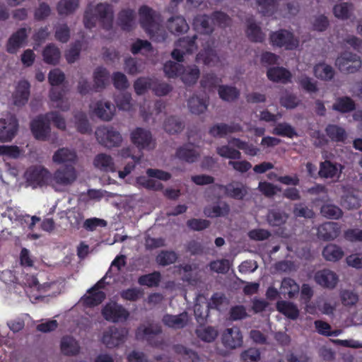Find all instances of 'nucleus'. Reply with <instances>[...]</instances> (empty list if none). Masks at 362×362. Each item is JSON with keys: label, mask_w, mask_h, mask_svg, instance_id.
Instances as JSON below:
<instances>
[{"label": "nucleus", "mask_w": 362, "mask_h": 362, "mask_svg": "<svg viewBox=\"0 0 362 362\" xmlns=\"http://www.w3.org/2000/svg\"><path fill=\"white\" fill-rule=\"evenodd\" d=\"M113 6L108 3H99L86 9L84 14V25L88 28L95 26L98 21L105 30L112 29L114 21Z\"/></svg>", "instance_id": "nucleus-1"}, {"label": "nucleus", "mask_w": 362, "mask_h": 362, "mask_svg": "<svg viewBox=\"0 0 362 362\" xmlns=\"http://www.w3.org/2000/svg\"><path fill=\"white\" fill-rule=\"evenodd\" d=\"M77 177L78 173L75 167L68 165L57 169L51 175V186L56 191H62L63 188L72 185Z\"/></svg>", "instance_id": "nucleus-2"}, {"label": "nucleus", "mask_w": 362, "mask_h": 362, "mask_svg": "<svg viewBox=\"0 0 362 362\" xmlns=\"http://www.w3.org/2000/svg\"><path fill=\"white\" fill-rule=\"evenodd\" d=\"M95 135L97 141L107 148L119 147L123 142L121 133L111 126H102L96 129Z\"/></svg>", "instance_id": "nucleus-3"}, {"label": "nucleus", "mask_w": 362, "mask_h": 362, "mask_svg": "<svg viewBox=\"0 0 362 362\" xmlns=\"http://www.w3.org/2000/svg\"><path fill=\"white\" fill-rule=\"evenodd\" d=\"M24 178L28 185L33 188L51 185V173L42 165L29 168L24 173Z\"/></svg>", "instance_id": "nucleus-4"}, {"label": "nucleus", "mask_w": 362, "mask_h": 362, "mask_svg": "<svg viewBox=\"0 0 362 362\" xmlns=\"http://www.w3.org/2000/svg\"><path fill=\"white\" fill-rule=\"evenodd\" d=\"M127 336L128 330L126 328L111 326L103 332L100 341L107 349H114L124 343Z\"/></svg>", "instance_id": "nucleus-5"}, {"label": "nucleus", "mask_w": 362, "mask_h": 362, "mask_svg": "<svg viewBox=\"0 0 362 362\" xmlns=\"http://www.w3.org/2000/svg\"><path fill=\"white\" fill-rule=\"evenodd\" d=\"M131 141L139 150H151L155 148V139L148 129L136 127L130 133Z\"/></svg>", "instance_id": "nucleus-6"}, {"label": "nucleus", "mask_w": 362, "mask_h": 362, "mask_svg": "<svg viewBox=\"0 0 362 362\" xmlns=\"http://www.w3.org/2000/svg\"><path fill=\"white\" fill-rule=\"evenodd\" d=\"M18 130L16 117L11 114H6L0 118V141H11Z\"/></svg>", "instance_id": "nucleus-7"}, {"label": "nucleus", "mask_w": 362, "mask_h": 362, "mask_svg": "<svg viewBox=\"0 0 362 362\" xmlns=\"http://www.w3.org/2000/svg\"><path fill=\"white\" fill-rule=\"evenodd\" d=\"M101 313L107 321L112 322L125 321L129 316L128 310L115 302L107 303L103 308Z\"/></svg>", "instance_id": "nucleus-8"}, {"label": "nucleus", "mask_w": 362, "mask_h": 362, "mask_svg": "<svg viewBox=\"0 0 362 362\" xmlns=\"http://www.w3.org/2000/svg\"><path fill=\"white\" fill-rule=\"evenodd\" d=\"M269 39L272 45L284 47L286 49H293L298 46V40L286 30H279L272 33Z\"/></svg>", "instance_id": "nucleus-9"}, {"label": "nucleus", "mask_w": 362, "mask_h": 362, "mask_svg": "<svg viewBox=\"0 0 362 362\" xmlns=\"http://www.w3.org/2000/svg\"><path fill=\"white\" fill-rule=\"evenodd\" d=\"M161 332L162 329L159 325H141L137 329L136 337L138 339L147 341L152 346H158L162 344V340L157 336L160 334Z\"/></svg>", "instance_id": "nucleus-10"}, {"label": "nucleus", "mask_w": 362, "mask_h": 362, "mask_svg": "<svg viewBox=\"0 0 362 362\" xmlns=\"http://www.w3.org/2000/svg\"><path fill=\"white\" fill-rule=\"evenodd\" d=\"M196 38V35L180 38L176 44V48L172 52L173 59L178 62H183L184 54L192 53L197 49Z\"/></svg>", "instance_id": "nucleus-11"}, {"label": "nucleus", "mask_w": 362, "mask_h": 362, "mask_svg": "<svg viewBox=\"0 0 362 362\" xmlns=\"http://www.w3.org/2000/svg\"><path fill=\"white\" fill-rule=\"evenodd\" d=\"M30 30V28H21L13 33L7 41L6 51L11 54L16 53L26 43Z\"/></svg>", "instance_id": "nucleus-12"}, {"label": "nucleus", "mask_w": 362, "mask_h": 362, "mask_svg": "<svg viewBox=\"0 0 362 362\" xmlns=\"http://www.w3.org/2000/svg\"><path fill=\"white\" fill-rule=\"evenodd\" d=\"M93 112L103 121L112 119L116 113V107L109 101L99 100L90 106Z\"/></svg>", "instance_id": "nucleus-13"}, {"label": "nucleus", "mask_w": 362, "mask_h": 362, "mask_svg": "<svg viewBox=\"0 0 362 362\" xmlns=\"http://www.w3.org/2000/svg\"><path fill=\"white\" fill-rule=\"evenodd\" d=\"M139 14L140 23L145 30L163 22L160 14L147 6H142L139 8Z\"/></svg>", "instance_id": "nucleus-14"}, {"label": "nucleus", "mask_w": 362, "mask_h": 362, "mask_svg": "<svg viewBox=\"0 0 362 362\" xmlns=\"http://www.w3.org/2000/svg\"><path fill=\"white\" fill-rule=\"evenodd\" d=\"M32 133L35 139L45 141L48 139L51 128L45 115L40 116L35 119L30 124Z\"/></svg>", "instance_id": "nucleus-15"}, {"label": "nucleus", "mask_w": 362, "mask_h": 362, "mask_svg": "<svg viewBox=\"0 0 362 362\" xmlns=\"http://www.w3.org/2000/svg\"><path fill=\"white\" fill-rule=\"evenodd\" d=\"M314 279L318 285L329 289L334 288L339 282L338 275L328 269L317 272L315 274Z\"/></svg>", "instance_id": "nucleus-16"}, {"label": "nucleus", "mask_w": 362, "mask_h": 362, "mask_svg": "<svg viewBox=\"0 0 362 362\" xmlns=\"http://www.w3.org/2000/svg\"><path fill=\"white\" fill-rule=\"evenodd\" d=\"M93 164L95 169L102 173H115L117 171L114 158L111 155L106 153L97 154L93 158Z\"/></svg>", "instance_id": "nucleus-17"}, {"label": "nucleus", "mask_w": 362, "mask_h": 362, "mask_svg": "<svg viewBox=\"0 0 362 362\" xmlns=\"http://www.w3.org/2000/svg\"><path fill=\"white\" fill-rule=\"evenodd\" d=\"M224 346L230 349H236L243 344V335L237 327L227 328L222 334Z\"/></svg>", "instance_id": "nucleus-18"}, {"label": "nucleus", "mask_w": 362, "mask_h": 362, "mask_svg": "<svg viewBox=\"0 0 362 362\" xmlns=\"http://www.w3.org/2000/svg\"><path fill=\"white\" fill-rule=\"evenodd\" d=\"M77 160L76 151L69 148H61L56 151L52 156V161L57 165H74L76 163Z\"/></svg>", "instance_id": "nucleus-19"}, {"label": "nucleus", "mask_w": 362, "mask_h": 362, "mask_svg": "<svg viewBox=\"0 0 362 362\" xmlns=\"http://www.w3.org/2000/svg\"><path fill=\"white\" fill-rule=\"evenodd\" d=\"M30 83L25 80L20 81L12 95L14 105L21 107L27 103L30 96Z\"/></svg>", "instance_id": "nucleus-20"}, {"label": "nucleus", "mask_w": 362, "mask_h": 362, "mask_svg": "<svg viewBox=\"0 0 362 362\" xmlns=\"http://www.w3.org/2000/svg\"><path fill=\"white\" fill-rule=\"evenodd\" d=\"M165 74L169 78L180 77L186 84L194 83L199 76V69H165Z\"/></svg>", "instance_id": "nucleus-21"}, {"label": "nucleus", "mask_w": 362, "mask_h": 362, "mask_svg": "<svg viewBox=\"0 0 362 362\" xmlns=\"http://www.w3.org/2000/svg\"><path fill=\"white\" fill-rule=\"evenodd\" d=\"M100 282H98L83 296L81 300L85 305L90 307L95 306L105 299V293L100 290Z\"/></svg>", "instance_id": "nucleus-22"}, {"label": "nucleus", "mask_w": 362, "mask_h": 362, "mask_svg": "<svg viewBox=\"0 0 362 362\" xmlns=\"http://www.w3.org/2000/svg\"><path fill=\"white\" fill-rule=\"evenodd\" d=\"M193 25L197 32L205 35H210L215 30L211 15L199 14L196 16L193 21Z\"/></svg>", "instance_id": "nucleus-23"}, {"label": "nucleus", "mask_w": 362, "mask_h": 362, "mask_svg": "<svg viewBox=\"0 0 362 362\" xmlns=\"http://www.w3.org/2000/svg\"><path fill=\"white\" fill-rule=\"evenodd\" d=\"M189 321V316L187 312L175 315L166 314L162 319V322L165 326L175 329L185 327Z\"/></svg>", "instance_id": "nucleus-24"}, {"label": "nucleus", "mask_w": 362, "mask_h": 362, "mask_svg": "<svg viewBox=\"0 0 362 362\" xmlns=\"http://www.w3.org/2000/svg\"><path fill=\"white\" fill-rule=\"evenodd\" d=\"M224 189L225 194L229 197L241 200L247 194V187L241 182H232L226 185H221Z\"/></svg>", "instance_id": "nucleus-25"}, {"label": "nucleus", "mask_w": 362, "mask_h": 362, "mask_svg": "<svg viewBox=\"0 0 362 362\" xmlns=\"http://www.w3.org/2000/svg\"><path fill=\"white\" fill-rule=\"evenodd\" d=\"M340 233V228L334 222H327L317 228V236L324 240H334L337 238Z\"/></svg>", "instance_id": "nucleus-26"}, {"label": "nucleus", "mask_w": 362, "mask_h": 362, "mask_svg": "<svg viewBox=\"0 0 362 362\" xmlns=\"http://www.w3.org/2000/svg\"><path fill=\"white\" fill-rule=\"evenodd\" d=\"M337 66L345 68H360L362 62L358 56L349 52H343L335 62Z\"/></svg>", "instance_id": "nucleus-27"}, {"label": "nucleus", "mask_w": 362, "mask_h": 362, "mask_svg": "<svg viewBox=\"0 0 362 362\" xmlns=\"http://www.w3.org/2000/svg\"><path fill=\"white\" fill-rule=\"evenodd\" d=\"M299 291L300 286L294 279L290 277L282 279L279 293L285 298H293L298 294Z\"/></svg>", "instance_id": "nucleus-28"}, {"label": "nucleus", "mask_w": 362, "mask_h": 362, "mask_svg": "<svg viewBox=\"0 0 362 362\" xmlns=\"http://www.w3.org/2000/svg\"><path fill=\"white\" fill-rule=\"evenodd\" d=\"M61 352L65 356H76L79 354L80 345L74 337L66 336L62 338L60 342Z\"/></svg>", "instance_id": "nucleus-29"}, {"label": "nucleus", "mask_w": 362, "mask_h": 362, "mask_svg": "<svg viewBox=\"0 0 362 362\" xmlns=\"http://www.w3.org/2000/svg\"><path fill=\"white\" fill-rule=\"evenodd\" d=\"M167 28L172 33L180 35L188 30L189 25L183 17L175 16L168 19Z\"/></svg>", "instance_id": "nucleus-30"}, {"label": "nucleus", "mask_w": 362, "mask_h": 362, "mask_svg": "<svg viewBox=\"0 0 362 362\" xmlns=\"http://www.w3.org/2000/svg\"><path fill=\"white\" fill-rule=\"evenodd\" d=\"M281 0H255L257 11L263 16H271L278 9Z\"/></svg>", "instance_id": "nucleus-31"}, {"label": "nucleus", "mask_w": 362, "mask_h": 362, "mask_svg": "<svg viewBox=\"0 0 362 362\" xmlns=\"http://www.w3.org/2000/svg\"><path fill=\"white\" fill-rule=\"evenodd\" d=\"M135 21V12L130 8L121 10L117 14V24L124 30H129Z\"/></svg>", "instance_id": "nucleus-32"}, {"label": "nucleus", "mask_w": 362, "mask_h": 362, "mask_svg": "<svg viewBox=\"0 0 362 362\" xmlns=\"http://www.w3.org/2000/svg\"><path fill=\"white\" fill-rule=\"evenodd\" d=\"M176 156L186 162L193 163L199 157V151L192 145L187 144L177 149Z\"/></svg>", "instance_id": "nucleus-33"}, {"label": "nucleus", "mask_w": 362, "mask_h": 362, "mask_svg": "<svg viewBox=\"0 0 362 362\" xmlns=\"http://www.w3.org/2000/svg\"><path fill=\"white\" fill-rule=\"evenodd\" d=\"M341 165L326 160L321 163L319 175L325 178H338L341 173Z\"/></svg>", "instance_id": "nucleus-34"}, {"label": "nucleus", "mask_w": 362, "mask_h": 362, "mask_svg": "<svg viewBox=\"0 0 362 362\" xmlns=\"http://www.w3.org/2000/svg\"><path fill=\"white\" fill-rule=\"evenodd\" d=\"M195 334L202 341L211 343L217 338L218 332L214 327L200 325L195 329Z\"/></svg>", "instance_id": "nucleus-35"}, {"label": "nucleus", "mask_w": 362, "mask_h": 362, "mask_svg": "<svg viewBox=\"0 0 362 362\" xmlns=\"http://www.w3.org/2000/svg\"><path fill=\"white\" fill-rule=\"evenodd\" d=\"M247 36L253 42H262L264 39V34L261 28L252 18H249L246 21Z\"/></svg>", "instance_id": "nucleus-36"}, {"label": "nucleus", "mask_w": 362, "mask_h": 362, "mask_svg": "<svg viewBox=\"0 0 362 362\" xmlns=\"http://www.w3.org/2000/svg\"><path fill=\"white\" fill-rule=\"evenodd\" d=\"M43 60L50 65H56L61 57L59 49L52 43L47 45L42 52Z\"/></svg>", "instance_id": "nucleus-37"}, {"label": "nucleus", "mask_w": 362, "mask_h": 362, "mask_svg": "<svg viewBox=\"0 0 362 362\" xmlns=\"http://www.w3.org/2000/svg\"><path fill=\"white\" fill-rule=\"evenodd\" d=\"M344 255L342 248L335 244H328L322 250V256L329 262H337Z\"/></svg>", "instance_id": "nucleus-38"}, {"label": "nucleus", "mask_w": 362, "mask_h": 362, "mask_svg": "<svg viewBox=\"0 0 362 362\" xmlns=\"http://www.w3.org/2000/svg\"><path fill=\"white\" fill-rule=\"evenodd\" d=\"M276 309L291 320H296L299 315V310L296 305L288 301L281 300L277 302Z\"/></svg>", "instance_id": "nucleus-39"}, {"label": "nucleus", "mask_w": 362, "mask_h": 362, "mask_svg": "<svg viewBox=\"0 0 362 362\" xmlns=\"http://www.w3.org/2000/svg\"><path fill=\"white\" fill-rule=\"evenodd\" d=\"M233 145L228 144L226 145H222L217 146L216 148V153L223 158L235 160L241 158V153L233 148Z\"/></svg>", "instance_id": "nucleus-40"}, {"label": "nucleus", "mask_w": 362, "mask_h": 362, "mask_svg": "<svg viewBox=\"0 0 362 362\" xmlns=\"http://www.w3.org/2000/svg\"><path fill=\"white\" fill-rule=\"evenodd\" d=\"M217 91L220 98L227 102L233 101L240 95L239 90L235 87L230 86H218Z\"/></svg>", "instance_id": "nucleus-41"}, {"label": "nucleus", "mask_w": 362, "mask_h": 362, "mask_svg": "<svg viewBox=\"0 0 362 362\" xmlns=\"http://www.w3.org/2000/svg\"><path fill=\"white\" fill-rule=\"evenodd\" d=\"M229 211V206L226 203L223 202L206 207L204 211L208 217L216 218L228 215Z\"/></svg>", "instance_id": "nucleus-42"}, {"label": "nucleus", "mask_w": 362, "mask_h": 362, "mask_svg": "<svg viewBox=\"0 0 362 362\" xmlns=\"http://www.w3.org/2000/svg\"><path fill=\"white\" fill-rule=\"evenodd\" d=\"M267 75L269 80L282 83L288 82L291 78L288 69H268Z\"/></svg>", "instance_id": "nucleus-43"}, {"label": "nucleus", "mask_w": 362, "mask_h": 362, "mask_svg": "<svg viewBox=\"0 0 362 362\" xmlns=\"http://www.w3.org/2000/svg\"><path fill=\"white\" fill-rule=\"evenodd\" d=\"M73 122L77 131L81 134H87L91 132V127L83 112H77L74 116Z\"/></svg>", "instance_id": "nucleus-44"}, {"label": "nucleus", "mask_w": 362, "mask_h": 362, "mask_svg": "<svg viewBox=\"0 0 362 362\" xmlns=\"http://www.w3.org/2000/svg\"><path fill=\"white\" fill-rule=\"evenodd\" d=\"M187 106L191 113L200 115L206 110L208 105L203 99L197 96H192L189 99Z\"/></svg>", "instance_id": "nucleus-45"}, {"label": "nucleus", "mask_w": 362, "mask_h": 362, "mask_svg": "<svg viewBox=\"0 0 362 362\" xmlns=\"http://www.w3.org/2000/svg\"><path fill=\"white\" fill-rule=\"evenodd\" d=\"M79 0H61L57 4V9L61 16H68L78 7Z\"/></svg>", "instance_id": "nucleus-46"}, {"label": "nucleus", "mask_w": 362, "mask_h": 362, "mask_svg": "<svg viewBox=\"0 0 362 362\" xmlns=\"http://www.w3.org/2000/svg\"><path fill=\"white\" fill-rule=\"evenodd\" d=\"M151 39L153 41L160 42L165 40L168 34L162 25V23L154 25L146 30Z\"/></svg>", "instance_id": "nucleus-47"}, {"label": "nucleus", "mask_w": 362, "mask_h": 362, "mask_svg": "<svg viewBox=\"0 0 362 362\" xmlns=\"http://www.w3.org/2000/svg\"><path fill=\"white\" fill-rule=\"evenodd\" d=\"M198 64H202L204 66H217L219 63V58L213 51L200 53L197 56Z\"/></svg>", "instance_id": "nucleus-48"}, {"label": "nucleus", "mask_w": 362, "mask_h": 362, "mask_svg": "<svg viewBox=\"0 0 362 362\" xmlns=\"http://www.w3.org/2000/svg\"><path fill=\"white\" fill-rule=\"evenodd\" d=\"M339 296L342 305L345 307H354L359 300L358 294L351 290H342Z\"/></svg>", "instance_id": "nucleus-49"}, {"label": "nucleus", "mask_w": 362, "mask_h": 362, "mask_svg": "<svg viewBox=\"0 0 362 362\" xmlns=\"http://www.w3.org/2000/svg\"><path fill=\"white\" fill-rule=\"evenodd\" d=\"M322 215L329 219H339L343 215L341 209L336 205L331 204H324L320 211Z\"/></svg>", "instance_id": "nucleus-50"}, {"label": "nucleus", "mask_w": 362, "mask_h": 362, "mask_svg": "<svg viewBox=\"0 0 362 362\" xmlns=\"http://www.w3.org/2000/svg\"><path fill=\"white\" fill-rule=\"evenodd\" d=\"M164 129L169 134H176L180 132L184 126L179 118L175 117H168L163 124Z\"/></svg>", "instance_id": "nucleus-51"}, {"label": "nucleus", "mask_w": 362, "mask_h": 362, "mask_svg": "<svg viewBox=\"0 0 362 362\" xmlns=\"http://www.w3.org/2000/svg\"><path fill=\"white\" fill-rule=\"evenodd\" d=\"M229 144L234 146L238 149L244 151V152L249 156H255L259 150L253 145L250 144L245 141L237 138H232L229 140Z\"/></svg>", "instance_id": "nucleus-52"}, {"label": "nucleus", "mask_w": 362, "mask_h": 362, "mask_svg": "<svg viewBox=\"0 0 362 362\" xmlns=\"http://www.w3.org/2000/svg\"><path fill=\"white\" fill-rule=\"evenodd\" d=\"M115 102L119 110L130 111L133 108L132 96L131 94L128 93H124L117 95L115 98Z\"/></svg>", "instance_id": "nucleus-53"}, {"label": "nucleus", "mask_w": 362, "mask_h": 362, "mask_svg": "<svg viewBox=\"0 0 362 362\" xmlns=\"http://www.w3.org/2000/svg\"><path fill=\"white\" fill-rule=\"evenodd\" d=\"M210 15L214 26L216 25L221 28H226L231 24V18L228 14L223 11H214Z\"/></svg>", "instance_id": "nucleus-54"}, {"label": "nucleus", "mask_w": 362, "mask_h": 362, "mask_svg": "<svg viewBox=\"0 0 362 362\" xmlns=\"http://www.w3.org/2000/svg\"><path fill=\"white\" fill-rule=\"evenodd\" d=\"M177 255L174 251L162 250L156 257V262L162 266H167L175 262Z\"/></svg>", "instance_id": "nucleus-55"}, {"label": "nucleus", "mask_w": 362, "mask_h": 362, "mask_svg": "<svg viewBox=\"0 0 362 362\" xmlns=\"http://www.w3.org/2000/svg\"><path fill=\"white\" fill-rule=\"evenodd\" d=\"M49 98L52 101L57 103V108H59L62 111H67L69 109L70 105L66 100L63 98V95L61 91L52 88L50 90Z\"/></svg>", "instance_id": "nucleus-56"}, {"label": "nucleus", "mask_w": 362, "mask_h": 362, "mask_svg": "<svg viewBox=\"0 0 362 362\" xmlns=\"http://www.w3.org/2000/svg\"><path fill=\"white\" fill-rule=\"evenodd\" d=\"M160 281V274L158 272L151 274L143 275L138 279V282L141 286L148 287L157 286Z\"/></svg>", "instance_id": "nucleus-57"}, {"label": "nucleus", "mask_w": 362, "mask_h": 362, "mask_svg": "<svg viewBox=\"0 0 362 362\" xmlns=\"http://www.w3.org/2000/svg\"><path fill=\"white\" fill-rule=\"evenodd\" d=\"M82 48V42L76 41L71 44L69 49L65 53V57L69 64L75 62L79 59L80 52Z\"/></svg>", "instance_id": "nucleus-58"}, {"label": "nucleus", "mask_w": 362, "mask_h": 362, "mask_svg": "<svg viewBox=\"0 0 362 362\" xmlns=\"http://www.w3.org/2000/svg\"><path fill=\"white\" fill-rule=\"evenodd\" d=\"M47 122H52L54 125L61 130H65L66 127V119L57 112H50L45 115Z\"/></svg>", "instance_id": "nucleus-59"}, {"label": "nucleus", "mask_w": 362, "mask_h": 362, "mask_svg": "<svg viewBox=\"0 0 362 362\" xmlns=\"http://www.w3.org/2000/svg\"><path fill=\"white\" fill-rule=\"evenodd\" d=\"M287 218L288 215L286 213L276 210L271 211L267 216L269 223L274 226L284 223Z\"/></svg>", "instance_id": "nucleus-60"}, {"label": "nucleus", "mask_w": 362, "mask_h": 362, "mask_svg": "<svg viewBox=\"0 0 362 362\" xmlns=\"http://www.w3.org/2000/svg\"><path fill=\"white\" fill-rule=\"evenodd\" d=\"M353 100L347 97L339 98L333 105V109L341 112H347L354 109Z\"/></svg>", "instance_id": "nucleus-61"}, {"label": "nucleus", "mask_w": 362, "mask_h": 362, "mask_svg": "<svg viewBox=\"0 0 362 362\" xmlns=\"http://www.w3.org/2000/svg\"><path fill=\"white\" fill-rule=\"evenodd\" d=\"M55 38L62 42L66 43L70 38V29L65 23H59L55 26Z\"/></svg>", "instance_id": "nucleus-62"}, {"label": "nucleus", "mask_w": 362, "mask_h": 362, "mask_svg": "<svg viewBox=\"0 0 362 362\" xmlns=\"http://www.w3.org/2000/svg\"><path fill=\"white\" fill-rule=\"evenodd\" d=\"M272 133L278 136H287L289 138H292L296 135L294 129L289 124L286 122L276 124Z\"/></svg>", "instance_id": "nucleus-63"}, {"label": "nucleus", "mask_w": 362, "mask_h": 362, "mask_svg": "<svg viewBox=\"0 0 362 362\" xmlns=\"http://www.w3.org/2000/svg\"><path fill=\"white\" fill-rule=\"evenodd\" d=\"M326 132L327 135L332 139L337 141H341L346 138V132L344 129L337 125H329Z\"/></svg>", "instance_id": "nucleus-64"}]
</instances>
